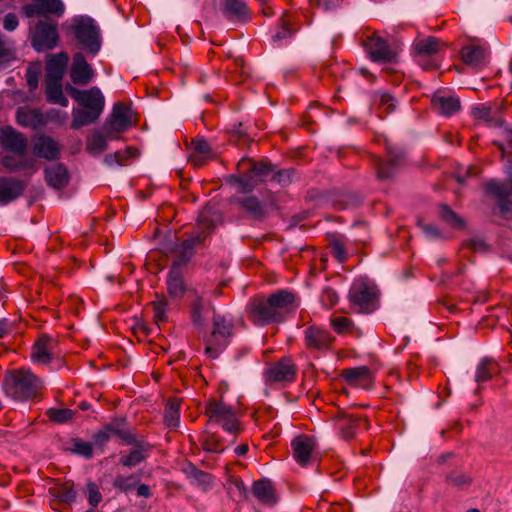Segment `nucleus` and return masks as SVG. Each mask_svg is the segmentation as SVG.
I'll use <instances>...</instances> for the list:
<instances>
[{
    "label": "nucleus",
    "instance_id": "nucleus-1",
    "mask_svg": "<svg viewBox=\"0 0 512 512\" xmlns=\"http://www.w3.org/2000/svg\"><path fill=\"white\" fill-rule=\"evenodd\" d=\"M299 307L297 296L287 290H279L269 296H256L247 305L250 321L259 326L283 322Z\"/></svg>",
    "mask_w": 512,
    "mask_h": 512
},
{
    "label": "nucleus",
    "instance_id": "nucleus-2",
    "mask_svg": "<svg viewBox=\"0 0 512 512\" xmlns=\"http://www.w3.org/2000/svg\"><path fill=\"white\" fill-rule=\"evenodd\" d=\"M69 34L88 54L95 56L101 49V34L96 22L88 16H76L65 24Z\"/></svg>",
    "mask_w": 512,
    "mask_h": 512
},
{
    "label": "nucleus",
    "instance_id": "nucleus-3",
    "mask_svg": "<svg viewBox=\"0 0 512 512\" xmlns=\"http://www.w3.org/2000/svg\"><path fill=\"white\" fill-rule=\"evenodd\" d=\"M6 392L19 401L36 398L43 389V381L27 369H18L11 373L5 382Z\"/></svg>",
    "mask_w": 512,
    "mask_h": 512
},
{
    "label": "nucleus",
    "instance_id": "nucleus-4",
    "mask_svg": "<svg viewBox=\"0 0 512 512\" xmlns=\"http://www.w3.org/2000/svg\"><path fill=\"white\" fill-rule=\"evenodd\" d=\"M378 291L374 284L359 278L356 279L348 294L349 302L359 313L369 314L377 308Z\"/></svg>",
    "mask_w": 512,
    "mask_h": 512
},
{
    "label": "nucleus",
    "instance_id": "nucleus-5",
    "mask_svg": "<svg viewBox=\"0 0 512 512\" xmlns=\"http://www.w3.org/2000/svg\"><path fill=\"white\" fill-rule=\"evenodd\" d=\"M205 413L209 418V424H218L232 435H237L242 430L235 410L223 401L209 400Z\"/></svg>",
    "mask_w": 512,
    "mask_h": 512
},
{
    "label": "nucleus",
    "instance_id": "nucleus-6",
    "mask_svg": "<svg viewBox=\"0 0 512 512\" xmlns=\"http://www.w3.org/2000/svg\"><path fill=\"white\" fill-rule=\"evenodd\" d=\"M213 329L205 339V353L210 358H217L220 352L228 345L232 336L233 324L224 316L214 313Z\"/></svg>",
    "mask_w": 512,
    "mask_h": 512
},
{
    "label": "nucleus",
    "instance_id": "nucleus-7",
    "mask_svg": "<svg viewBox=\"0 0 512 512\" xmlns=\"http://www.w3.org/2000/svg\"><path fill=\"white\" fill-rule=\"evenodd\" d=\"M239 168L245 169L243 176L238 178L242 192H250L260 182L271 180L274 171V167L269 163L250 160H242Z\"/></svg>",
    "mask_w": 512,
    "mask_h": 512
},
{
    "label": "nucleus",
    "instance_id": "nucleus-8",
    "mask_svg": "<svg viewBox=\"0 0 512 512\" xmlns=\"http://www.w3.org/2000/svg\"><path fill=\"white\" fill-rule=\"evenodd\" d=\"M214 228L213 222L208 218V212L203 211L199 216L198 229L195 235L184 240L179 248L185 253L182 258H175L173 261L174 266L182 268L190 261L195 253V247L204 242L206 237L211 233Z\"/></svg>",
    "mask_w": 512,
    "mask_h": 512
},
{
    "label": "nucleus",
    "instance_id": "nucleus-9",
    "mask_svg": "<svg viewBox=\"0 0 512 512\" xmlns=\"http://www.w3.org/2000/svg\"><path fill=\"white\" fill-rule=\"evenodd\" d=\"M133 112L129 105L118 102L103 126V132L110 139H120V134L133 125Z\"/></svg>",
    "mask_w": 512,
    "mask_h": 512
},
{
    "label": "nucleus",
    "instance_id": "nucleus-10",
    "mask_svg": "<svg viewBox=\"0 0 512 512\" xmlns=\"http://www.w3.org/2000/svg\"><path fill=\"white\" fill-rule=\"evenodd\" d=\"M58 24L48 20H40L31 32V44L38 52L51 50L59 41Z\"/></svg>",
    "mask_w": 512,
    "mask_h": 512
},
{
    "label": "nucleus",
    "instance_id": "nucleus-11",
    "mask_svg": "<svg viewBox=\"0 0 512 512\" xmlns=\"http://www.w3.org/2000/svg\"><path fill=\"white\" fill-rule=\"evenodd\" d=\"M66 92L83 108L92 110L101 115L105 100L98 87H92L88 90H79L72 85H67Z\"/></svg>",
    "mask_w": 512,
    "mask_h": 512
},
{
    "label": "nucleus",
    "instance_id": "nucleus-12",
    "mask_svg": "<svg viewBox=\"0 0 512 512\" xmlns=\"http://www.w3.org/2000/svg\"><path fill=\"white\" fill-rule=\"evenodd\" d=\"M364 48L369 57L375 62H393L396 59V52L386 40L377 34H373L364 41Z\"/></svg>",
    "mask_w": 512,
    "mask_h": 512
},
{
    "label": "nucleus",
    "instance_id": "nucleus-13",
    "mask_svg": "<svg viewBox=\"0 0 512 512\" xmlns=\"http://www.w3.org/2000/svg\"><path fill=\"white\" fill-rule=\"evenodd\" d=\"M65 11V5L61 0H32L23 6L26 17L54 16L60 18Z\"/></svg>",
    "mask_w": 512,
    "mask_h": 512
},
{
    "label": "nucleus",
    "instance_id": "nucleus-14",
    "mask_svg": "<svg viewBox=\"0 0 512 512\" xmlns=\"http://www.w3.org/2000/svg\"><path fill=\"white\" fill-rule=\"evenodd\" d=\"M334 341L335 337L324 328L311 325L304 330V344L309 350H328L331 348Z\"/></svg>",
    "mask_w": 512,
    "mask_h": 512
},
{
    "label": "nucleus",
    "instance_id": "nucleus-15",
    "mask_svg": "<svg viewBox=\"0 0 512 512\" xmlns=\"http://www.w3.org/2000/svg\"><path fill=\"white\" fill-rule=\"evenodd\" d=\"M340 376L349 386L365 390L371 389L375 381L374 373L367 366L345 368Z\"/></svg>",
    "mask_w": 512,
    "mask_h": 512
},
{
    "label": "nucleus",
    "instance_id": "nucleus-16",
    "mask_svg": "<svg viewBox=\"0 0 512 512\" xmlns=\"http://www.w3.org/2000/svg\"><path fill=\"white\" fill-rule=\"evenodd\" d=\"M487 192L497 200L503 214L512 213V178L505 183L491 180L485 184Z\"/></svg>",
    "mask_w": 512,
    "mask_h": 512
},
{
    "label": "nucleus",
    "instance_id": "nucleus-17",
    "mask_svg": "<svg viewBox=\"0 0 512 512\" xmlns=\"http://www.w3.org/2000/svg\"><path fill=\"white\" fill-rule=\"evenodd\" d=\"M27 138L10 126L0 130V146L16 155L23 156L27 149Z\"/></svg>",
    "mask_w": 512,
    "mask_h": 512
},
{
    "label": "nucleus",
    "instance_id": "nucleus-18",
    "mask_svg": "<svg viewBox=\"0 0 512 512\" xmlns=\"http://www.w3.org/2000/svg\"><path fill=\"white\" fill-rule=\"evenodd\" d=\"M61 146L55 139L39 135L32 139V152L35 156L46 160H56L60 156Z\"/></svg>",
    "mask_w": 512,
    "mask_h": 512
},
{
    "label": "nucleus",
    "instance_id": "nucleus-19",
    "mask_svg": "<svg viewBox=\"0 0 512 512\" xmlns=\"http://www.w3.org/2000/svg\"><path fill=\"white\" fill-rule=\"evenodd\" d=\"M25 187V182L18 178L0 176V206L8 205L21 197Z\"/></svg>",
    "mask_w": 512,
    "mask_h": 512
},
{
    "label": "nucleus",
    "instance_id": "nucleus-20",
    "mask_svg": "<svg viewBox=\"0 0 512 512\" xmlns=\"http://www.w3.org/2000/svg\"><path fill=\"white\" fill-rule=\"evenodd\" d=\"M57 341L51 336L42 335L34 343L31 351V359L40 365H46L51 362Z\"/></svg>",
    "mask_w": 512,
    "mask_h": 512
},
{
    "label": "nucleus",
    "instance_id": "nucleus-21",
    "mask_svg": "<svg viewBox=\"0 0 512 512\" xmlns=\"http://www.w3.org/2000/svg\"><path fill=\"white\" fill-rule=\"evenodd\" d=\"M94 77V71L90 64L85 60L82 53L77 52L73 55L70 68L71 81L76 85H87Z\"/></svg>",
    "mask_w": 512,
    "mask_h": 512
},
{
    "label": "nucleus",
    "instance_id": "nucleus-22",
    "mask_svg": "<svg viewBox=\"0 0 512 512\" xmlns=\"http://www.w3.org/2000/svg\"><path fill=\"white\" fill-rule=\"evenodd\" d=\"M297 368L289 358H283L266 370V376L272 382H292L295 379Z\"/></svg>",
    "mask_w": 512,
    "mask_h": 512
},
{
    "label": "nucleus",
    "instance_id": "nucleus-23",
    "mask_svg": "<svg viewBox=\"0 0 512 512\" xmlns=\"http://www.w3.org/2000/svg\"><path fill=\"white\" fill-rule=\"evenodd\" d=\"M293 457L301 466H307L315 450V441L308 435H299L291 443Z\"/></svg>",
    "mask_w": 512,
    "mask_h": 512
},
{
    "label": "nucleus",
    "instance_id": "nucleus-24",
    "mask_svg": "<svg viewBox=\"0 0 512 512\" xmlns=\"http://www.w3.org/2000/svg\"><path fill=\"white\" fill-rule=\"evenodd\" d=\"M218 153L203 138H196L192 141V152L189 161L195 167H202L208 161L217 158Z\"/></svg>",
    "mask_w": 512,
    "mask_h": 512
},
{
    "label": "nucleus",
    "instance_id": "nucleus-25",
    "mask_svg": "<svg viewBox=\"0 0 512 512\" xmlns=\"http://www.w3.org/2000/svg\"><path fill=\"white\" fill-rule=\"evenodd\" d=\"M299 27L295 26L293 15L288 12L283 13L272 35L273 44L281 46L288 42L294 34L298 31Z\"/></svg>",
    "mask_w": 512,
    "mask_h": 512
},
{
    "label": "nucleus",
    "instance_id": "nucleus-26",
    "mask_svg": "<svg viewBox=\"0 0 512 512\" xmlns=\"http://www.w3.org/2000/svg\"><path fill=\"white\" fill-rule=\"evenodd\" d=\"M47 184L57 190H61L69 183L70 175L63 164L57 163L47 166L44 170Z\"/></svg>",
    "mask_w": 512,
    "mask_h": 512
},
{
    "label": "nucleus",
    "instance_id": "nucleus-27",
    "mask_svg": "<svg viewBox=\"0 0 512 512\" xmlns=\"http://www.w3.org/2000/svg\"><path fill=\"white\" fill-rule=\"evenodd\" d=\"M489 52L486 48L469 45L461 49L463 62L471 67L480 68L487 63Z\"/></svg>",
    "mask_w": 512,
    "mask_h": 512
},
{
    "label": "nucleus",
    "instance_id": "nucleus-28",
    "mask_svg": "<svg viewBox=\"0 0 512 512\" xmlns=\"http://www.w3.org/2000/svg\"><path fill=\"white\" fill-rule=\"evenodd\" d=\"M210 310L213 311V314L215 313L214 307L209 301H206L203 296L196 295L191 306L192 323L196 327L203 329L206 325L207 316Z\"/></svg>",
    "mask_w": 512,
    "mask_h": 512
},
{
    "label": "nucleus",
    "instance_id": "nucleus-29",
    "mask_svg": "<svg viewBox=\"0 0 512 512\" xmlns=\"http://www.w3.org/2000/svg\"><path fill=\"white\" fill-rule=\"evenodd\" d=\"M68 61L66 52L50 55L46 63V79L62 80Z\"/></svg>",
    "mask_w": 512,
    "mask_h": 512
},
{
    "label": "nucleus",
    "instance_id": "nucleus-30",
    "mask_svg": "<svg viewBox=\"0 0 512 512\" xmlns=\"http://www.w3.org/2000/svg\"><path fill=\"white\" fill-rule=\"evenodd\" d=\"M223 13L233 21L246 22L250 19L249 9L243 0H222Z\"/></svg>",
    "mask_w": 512,
    "mask_h": 512
},
{
    "label": "nucleus",
    "instance_id": "nucleus-31",
    "mask_svg": "<svg viewBox=\"0 0 512 512\" xmlns=\"http://www.w3.org/2000/svg\"><path fill=\"white\" fill-rule=\"evenodd\" d=\"M431 103L433 108L444 116H451L461 108L460 99L452 95L435 94Z\"/></svg>",
    "mask_w": 512,
    "mask_h": 512
},
{
    "label": "nucleus",
    "instance_id": "nucleus-32",
    "mask_svg": "<svg viewBox=\"0 0 512 512\" xmlns=\"http://www.w3.org/2000/svg\"><path fill=\"white\" fill-rule=\"evenodd\" d=\"M253 495L265 505H274L277 502L275 489L270 480L262 479L254 482Z\"/></svg>",
    "mask_w": 512,
    "mask_h": 512
},
{
    "label": "nucleus",
    "instance_id": "nucleus-33",
    "mask_svg": "<svg viewBox=\"0 0 512 512\" xmlns=\"http://www.w3.org/2000/svg\"><path fill=\"white\" fill-rule=\"evenodd\" d=\"M167 289L171 297L180 298L185 293L183 269L172 265L167 277Z\"/></svg>",
    "mask_w": 512,
    "mask_h": 512
},
{
    "label": "nucleus",
    "instance_id": "nucleus-34",
    "mask_svg": "<svg viewBox=\"0 0 512 512\" xmlns=\"http://www.w3.org/2000/svg\"><path fill=\"white\" fill-rule=\"evenodd\" d=\"M361 426L364 429H368L367 420L362 417L349 415L339 421V428L344 439H351L355 435L356 430Z\"/></svg>",
    "mask_w": 512,
    "mask_h": 512
},
{
    "label": "nucleus",
    "instance_id": "nucleus-35",
    "mask_svg": "<svg viewBox=\"0 0 512 512\" xmlns=\"http://www.w3.org/2000/svg\"><path fill=\"white\" fill-rule=\"evenodd\" d=\"M329 321L331 328L338 335L354 333H356L357 336L360 335V331L355 326L354 322L346 316L337 315L334 313L330 316Z\"/></svg>",
    "mask_w": 512,
    "mask_h": 512
},
{
    "label": "nucleus",
    "instance_id": "nucleus-36",
    "mask_svg": "<svg viewBox=\"0 0 512 512\" xmlns=\"http://www.w3.org/2000/svg\"><path fill=\"white\" fill-rule=\"evenodd\" d=\"M45 94L48 102L68 106V99L63 94L62 80L46 79Z\"/></svg>",
    "mask_w": 512,
    "mask_h": 512
},
{
    "label": "nucleus",
    "instance_id": "nucleus-37",
    "mask_svg": "<svg viewBox=\"0 0 512 512\" xmlns=\"http://www.w3.org/2000/svg\"><path fill=\"white\" fill-rule=\"evenodd\" d=\"M444 44L435 37H427L424 39H420L415 43V50L417 57L422 56H434L436 55L442 48Z\"/></svg>",
    "mask_w": 512,
    "mask_h": 512
},
{
    "label": "nucleus",
    "instance_id": "nucleus-38",
    "mask_svg": "<svg viewBox=\"0 0 512 512\" xmlns=\"http://www.w3.org/2000/svg\"><path fill=\"white\" fill-rule=\"evenodd\" d=\"M372 104L381 110L379 112V117H384L395 109L394 98L390 94L384 92L373 93Z\"/></svg>",
    "mask_w": 512,
    "mask_h": 512
},
{
    "label": "nucleus",
    "instance_id": "nucleus-39",
    "mask_svg": "<svg viewBox=\"0 0 512 512\" xmlns=\"http://www.w3.org/2000/svg\"><path fill=\"white\" fill-rule=\"evenodd\" d=\"M73 120L71 123V127L73 129H78L82 126L89 125L95 122L100 114L94 112L92 110L83 108V109H74L72 112Z\"/></svg>",
    "mask_w": 512,
    "mask_h": 512
},
{
    "label": "nucleus",
    "instance_id": "nucleus-40",
    "mask_svg": "<svg viewBox=\"0 0 512 512\" xmlns=\"http://www.w3.org/2000/svg\"><path fill=\"white\" fill-rule=\"evenodd\" d=\"M498 371V365L495 361L490 359L482 360L476 369L475 381L478 384L489 381L494 374Z\"/></svg>",
    "mask_w": 512,
    "mask_h": 512
},
{
    "label": "nucleus",
    "instance_id": "nucleus-41",
    "mask_svg": "<svg viewBox=\"0 0 512 512\" xmlns=\"http://www.w3.org/2000/svg\"><path fill=\"white\" fill-rule=\"evenodd\" d=\"M439 217L449 227L453 229H462L465 226V221L456 212H454L447 204L439 206Z\"/></svg>",
    "mask_w": 512,
    "mask_h": 512
},
{
    "label": "nucleus",
    "instance_id": "nucleus-42",
    "mask_svg": "<svg viewBox=\"0 0 512 512\" xmlns=\"http://www.w3.org/2000/svg\"><path fill=\"white\" fill-rule=\"evenodd\" d=\"M111 140L107 135L94 133L87 139L86 149L92 155H99L107 149V141Z\"/></svg>",
    "mask_w": 512,
    "mask_h": 512
},
{
    "label": "nucleus",
    "instance_id": "nucleus-43",
    "mask_svg": "<svg viewBox=\"0 0 512 512\" xmlns=\"http://www.w3.org/2000/svg\"><path fill=\"white\" fill-rule=\"evenodd\" d=\"M180 420V404L178 400L171 399L167 402L165 413H164V423L168 427H177L179 425Z\"/></svg>",
    "mask_w": 512,
    "mask_h": 512
},
{
    "label": "nucleus",
    "instance_id": "nucleus-44",
    "mask_svg": "<svg viewBox=\"0 0 512 512\" xmlns=\"http://www.w3.org/2000/svg\"><path fill=\"white\" fill-rule=\"evenodd\" d=\"M2 165L9 171H18L33 168L34 162L27 158L17 159L15 156L6 155L2 158Z\"/></svg>",
    "mask_w": 512,
    "mask_h": 512
},
{
    "label": "nucleus",
    "instance_id": "nucleus-45",
    "mask_svg": "<svg viewBox=\"0 0 512 512\" xmlns=\"http://www.w3.org/2000/svg\"><path fill=\"white\" fill-rule=\"evenodd\" d=\"M239 203L241 207L249 212L254 218H262L264 216L263 207L256 197H244L239 200Z\"/></svg>",
    "mask_w": 512,
    "mask_h": 512
},
{
    "label": "nucleus",
    "instance_id": "nucleus-46",
    "mask_svg": "<svg viewBox=\"0 0 512 512\" xmlns=\"http://www.w3.org/2000/svg\"><path fill=\"white\" fill-rule=\"evenodd\" d=\"M330 248L338 262L343 263L347 259L346 241L343 237H333L330 241Z\"/></svg>",
    "mask_w": 512,
    "mask_h": 512
},
{
    "label": "nucleus",
    "instance_id": "nucleus-47",
    "mask_svg": "<svg viewBox=\"0 0 512 512\" xmlns=\"http://www.w3.org/2000/svg\"><path fill=\"white\" fill-rule=\"evenodd\" d=\"M138 483H139V478L134 475H130V476L118 475L115 477V479L113 481V486L116 489H118L120 492L127 493V492L131 491L132 489H134Z\"/></svg>",
    "mask_w": 512,
    "mask_h": 512
},
{
    "label": "nucleus",
    "instance_id": "nucleus-48",
    "mask_svg": "<svg viewBox=\"0 0 512 512\" xmlns=\"http://www.w3.org/2000/svg\"><path fill=\"white\" fill-rule=\"evenodd\" d=\"M51 493L60 502L64 503H71L75 500L76 497L73 485L70 483H65L64 485L51 490Z\"/></svg>",
    "mask_w": 512,
    "mask_h": 512
},
{
    "label": "nucleus",
    "instance_id": "nucleus-49",
    "mask_svg": "<svg viewBox=\"0 0 512 512\" xmlns=\"http://www.w3.org/2000/svg\"><path fill=\"white\" fill-rule=\"evenodd\" d=\"M202 446L204 450L213 453H221L227 447L222 442V440L214 434H208L207 436H205V438L203 439Z\"/></svg>",
    "mask_w": 512,
    "mask_h": 512
},
{
    "label": "nucleus",
    "instance_id": "nucleus-50",
    "mask_svg": "<svg viewBox=\"0 0 512 512\" xmlns=\"http://www.w3.org/2000/svg\"><path fill=\"white\" fill-rule=\"evenodd\" d=\"M146 453L143 448L132 450L128 455L121 457L120 463L125 467H133L144 461Z\"/></svg>",
    "mask_w": 512,
    "mask_h": 512
},
{
    "label": "nucleus",
    "instance_id": "nucleus-51",
    "mask_svg": "<svg viewBox=\"0 0 512 512\" xmlns=\"http://www.w3.org/2000/svg\"><path fill=\"white\" fill-rule=\"evenodd\" d=\"M136 153V149L132 147L126 148L124 151H117L115 153L107 154L104 158V161L108 165H112L114 163L122 164L126 159L133 157Z\"/></svg>",
    "mask_w": 512,
    "mask_h": 512
},
{
    "label": "nucleus",
    "instance_id": "nucleus-52",
    "mask_svg": "<svg viewBox=\"0 0 512 512\" xmlns=\"http://www.w3.org/2000/svg\"><path fill=\"white\" fill-rule=\"evenodd\" d=\"M70 450L88 459L91 458L93 455L91 443L83 441L82 439L79 438L73 439L71 441Z\"/></svg>",
    "mask_w": 512,
    "mask_h": 512
},
{
    "label": "nucleus",
    "instance_id": "nucleus-53",
    "mask_svg": "<svg viewBox=\"0 0 512 512\" xmlns=\"http://www.w3.org/2000/svg\"><path fill=\"white\" fill-rule=\"evenodd\" d=\"M39 114L36 110H22L17 111V122L24 127H32L36 125V120Z\"/></svg>",
    "mask_w": 512,
    "mask_h": 512
},
{
    "label": "nucleus",
    "instance_id": "nucleus-54",
    "mask_svg": "<svg viewBox=\"0 0 512 512\" xmlns=\"http://www.w3.org/2000/svg\"><path fill=\"white\" fill-rule=\"evenodd\" d=\"M396 166L395 159H389L387 161L379 160L377 162V175L380 179H388L392 177Z\"/></svg>",
    "mask_w": 512,
    "mask_h": 512
},
{
    "label": "nucleus",
    "instance_id": "nucleus-55",
    "mask_svg": "<svg viewBox=\"0 0 512 512\" xmlns=\"http://www.w3.org/2000/svg\"><path fill=\"white\" fill-rule=\"evenodd\" d=\"M49 419L56 423H64L73 417V411L70 409L50 408L47 410Z\"/></svg>",
    "mask_w": 512,
    "mask_h": 512
},
{
    "label": "nucleus",
    "instance_id": "nucleus-56",
    "mask_svg": "<svg viewBox=\"0 0 512 512\" xmlns=\"http://www.w3.org/2000/svg\"><path fill=\"white\" fill-rule=\"evenodd\" d=\"M153 308V318L156 324L163 323L167 320V301L165 299H160L157 301H154L152 303Z\"/></svg>",
    "mask_w": 512,
    "mask_h": 512
},
{
    "label": "nucleus",
    "instance_id": "nucleus-57",
    "mask_svg": "<svg viewBox=\"0 0 512 512\" xmlns=\"http://www.w3.org/2000/svg\"><path fill=\"white\" fill-rule=\"evenodd\" d=\"M339 297L335 290L330 287L324 288L321 292L320 302L326 309L334 307L338 303Z\"/></svg>",
    "mask_w": 512,
    "mask_h": 512
},
{
    "label": "nucleus",
    "instance_id": "nucleus-58",
    "mask_svg": "<svg viewBox=\"0 0 512 512\" xmlns=\"http://www.w3.org/2000/svg\"><path fill=\"white\" fill-rule=\"evenodd\" d=\"M446 480L448 484L458 487L464 488L471 483V479L464 473L460 471H453L447 477Z\"/></svg>",
    "mask_w": 512,
    "mask_h": 512
},
{
    "label": "nucleus",
    "instance_id": "nucleus-59",
    "mask_svg": "<svg viewBox=\"0 0 512 512\" xmlns=\"http://www.w3.org/2000/svg\"><path fill=\"white\" fill-rule=\"evenodd\" d=\"M293 172L292 169L273 171L271 181L278 183L282 187L287 186L292 182Z\"/></svg>",
    "mask_w": 512,
    "mask_h": 512
},
{
    "label": "nucleus",
    "instance_id": "nucleus-60",
    "mask_svg": "<svg viewBox=\"0 0 512 512\" xmlns=\"http://www.w3.org/2000/svg\"><path fill=\"white\" fill-rule=\"evenodd\" d=\"M87 498H88V502L89 504L92 506V507H97V505L101 502L102 500V495L99 491V488L98 486L93 483V482H89L87 484Z\"/></svg>",
    "mask_w": 512,
    "mask_h": 512
},
{
    "label": "nucleus",
    "instance_id": "nucleus-61",
    "mask_svg": "<svg viewBox=\"0 0 512 512\" xmlns=\"http://www.w3.org/2000/svg\"><path fill=\"white\" fill-rule=\"evenodd\" d=\"M110 431L117 433L116 430L112 429L111 427H107L105 430H101L94 435V443L100 447L104 446L110 439Z\"/></svg>",
    "mask_w": 512,
    "mask_h": 512
},
{
    "label": "nucleus",
    "instance_id": "nucleus-62",
    "mask_svg": "<svg viewBox=\"0 0 512 512\" xmlns=\"http://www.w3.org/2000/svg\"><path fill=\"white\" fill-rule=\"evenodd\" d=\"M417 61L424 70H434L439 67L438 61L433 56L417 57Z\"/></svg>",
    "mask_w": 512,
    "mask_h": 512
},
{
    "label": "nucleus",
    "instance_id": "nucleus-63",
    "mask_svg": "<svg viewBox=\"0 0 512 512\" xmlns=\"http://www.w3.org/2000/svg\"><path fill=\"white\" fill-rule=\"evenodd\" d=\"M472 114L477 119L489 120L491 118V108L485 105H478L472 109Z\"/></svg>",
    "mask_w": 512,
    "mask_h": 512
},
{
    "label": "nucleus",
    "instance_id": "nucleus-64",
    "mask_svg": "<svg viewBox=\"0 0 512 512\" xmlns=\"http://www.w3.org/2000/svg\"><path fill=\"white\" fill-rule=\"evenodd\" d=\"M3 26L7 31H14L18 26V18L13 13L5 15L3 20Z\"/></svg>",
    "mask_w": 512,
    "mask_h": 512
}]
</instances>
